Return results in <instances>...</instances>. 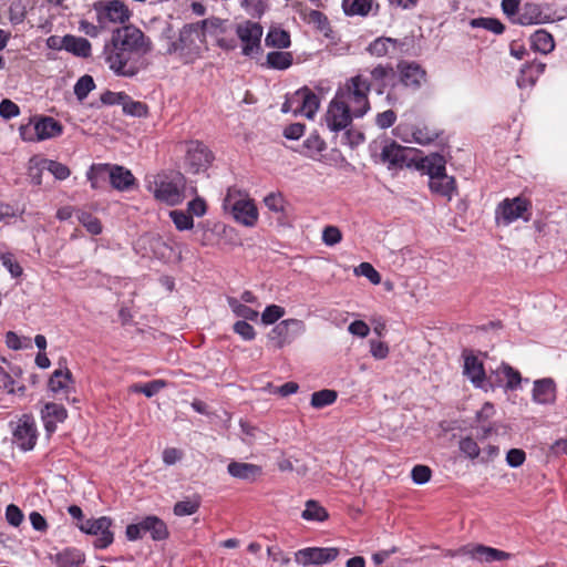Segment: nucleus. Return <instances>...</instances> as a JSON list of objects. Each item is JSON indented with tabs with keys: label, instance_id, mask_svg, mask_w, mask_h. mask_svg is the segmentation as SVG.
Listing matches in <instances>:
<instances>
[{
	"label": "nucleus",
	"instance_id": "1",
	"mask_svg": "<svg viewBox=\"0 0 567 567\" xmlns=\"http://www.w3.org/2000/svg\"><path fill=\"white\" fill-rule=\"evenodd\" d=\"M152 41L135 25L116 28L104 42L102 59L116 76L132 79L147 69Z\"/></svg>",
	"mask_w": 567,
	"mask_h": 567
},
{
	"label": "nucleus",
	"instance_id": "2",
	"mask_svg": "<svg viewBox=\"0 0 567 567\" xmlns=\"http://www.w3.org/2000/svg\"><path fill=\"white\" fill-rule=\"evenodd\" d=\"M165 54L175 56L184 64H190L200 58L204 44V32L198 24H185L176 33L171 24H166L159 35Z\"/></svg>",
	"mask_w": 567,
	"mask_h": 567
},
{
	"label": "nucleus",
	"instance_id": "3",
	"mask_svg": "<svg viewBox=\"0 0 567 567\" xmlns=\"http://www.w3.org/2000/svg\"><path fill=\"white\" fill-rule=\"evenodd\" d=\"M372 89L370 79L363 74L347 80L343 86L339 87L334 94L338 100L351 109L355 118L363 117L370 110L368 94Z\"/></svg>",
	"mask_w": 567,
	"mask_h": 567
},
{
	"label": "nucleus",
	"instance_id": "4",
	"mask_svg": "<svg viewBox=\"0 0 567 567\" xmlns=\"http://www.w3.org/2000/svg\"><path fill=\"white\" fill-rule=\"evenodd\" d=\"M223 209L234 220L245 227H254L259 217L258 208L249 195L236 187L227 188L223 199Z\"/></svg>",
	"mask_w": 567,
	"mask_h": 567
},
{
	"label": "nucleus",
	"instance_id": "5",
	"mask_svg": "<svg viewBox=\"0 0 567 567\" xmlns=\"http://www.w3.org/2000/svg\"><path fill=\"white\" fill-rule=\"evenodd\" d=\"M147 189L156 200L167 206H177L185 199L186 181L179 173L156 175L153 181H148Z\"/></svg>",
	"mask_w": 567,
	"mask_h": 567
},
{
	"label": "nucleus",
	"instance_id": "6",
	"mask_svg": "<svg viewBox=\"0 0 567 567\" xmlns=\"http://www.w3.org/2000/svg\"><path fill=\"white\" fill-rule=\"evenodd\" d=\"M530 210V200L523 196L505 198L495 208V220L503 226H509L519 218L529 221L532 218Z\"/></svg>",
	"mask_w": 567,
	"mask_h": 567
},
{
	"label": "nucleus",
	"instance_id": "7",
	"mask_svg": "<svg viewBox=\"0 0 567 567\" xmlns=\"http://www.w3.org/2000/svg\"><path fill=\"white\" fill-rule=\"evenodd\" d=\"M318 96L307 86H303L291 94H287L281 105L282 113H292L312 118L319 109Z\"/></svg>",
	"mask_w": 567,
	"mask_h": 567
},
{
	"label": "nucleus",
	"instance_id": "8",
	"mask_svg": "<svg viewBox=\"0 0 567 567\" xmlns=\"http://www.w3.org/2000/svg\"><path fill=\"white\" fill-rule=\"evenodd\" d=\"M97 23L104 29L113 24H123L131 18V11L121 0H99L92 4Z\"/></svg>",
	"mask_w": 567,
	"mask_h": 567
},
{
	"label": "nucleus",
	"instance_id": "9",
	"mask_svg": "<svg viewBox=\"0 0 567 567\" xmlns=\"http://www.w3.org/2000/svg\"><path fill=\"white\" fill-rule=\"evenodd\" d=\"M370 82L377 94H386L390 104L398 103L396 71L391 64H378L370 70Z\"/></svg>",
	"mask_w": 567,
	"mask_h": 567
},
{
	"label": "nucleus",
	"instance_id": "10",
	"mask_svg": "<svg viewBox=\"0 0 567 567\" xmlns=\"http://www.w3.org/2000/svg\"><path fill=\"white\" fill-rule=\"evenodd\" d=\"M398 103L405 96L406 91L419 90L426 79V72L415 62H400L396 65Z\"/></svg>",
	"mask_w": 567,
	"mask_h": 567
},
{
	"label": "nucleus",
	"instance_id": "11",
	"mask_svg": "<svg viewBox=\"0 0 567 567\" xmlns=\"http://www.w3.org/2000/svg\"><path fill=\"white\" fill-rule=\"evenodd\" d=\"M19 131L23 141L34 142L60 136L63 132V127L53 117L42 116L34 123L21 125Z\"/></svg>",
	"mask_w": 567,
	"mask_h": 567
},
{
	"label": "nucleus",
	"instance_id": "12",
	"mask_svg": "<svg viewBox=\"0 0 567 567\" xmlns=\"http://www.w3.org/2000/svg\"><path fill=\"white\" fill-rule=\"evenodd\" d=\"M13 443L23 452L34 449L38 439L37 424L32 415L23 414L17 421H11Z\"/></svg>",
	"mask_w": 567,
	"mask_h": 567
},
{
	"label": "nucleus",
	"instance_id": "13",
	"mask_svg": "<svg viewBox=\"0 0 567 567\" xmlns=\"http://www.w3.org/2000/svg\"><path fill=\"white\" fill-rule=\"evenodd\" d=\"M444 556L451 558L466 557L481 563H492L506 560L511 557V554L485 545H466L458 549H449L445 551Z\"/></svg>",
	"mask_w": 567,
	"mask_h": 567
},
{
	"label": "nucleus",
	"instance_id": "14",
	"mask_svg": "<svg viewBox=\"0 0 567 567\" xmlns=\"http://www.w3.org/2000/svg\"><path fill=\"white\" fill-rule=\"evenodd\" d=\"M112 524L113 522L110 517L101 516L99 518L85 519L78 524V527L82 533L96 537L93 543L95 548L105 549L114 540V534L111 530Z\"/></svg>",
	"mask_w": 567,
	"mask_h": 567
},
{
	"label": "nucleus",
	"instance_id": "15",
	"mask_svg": "<svg viewBox=\"0 0 567 567\" xmlns=\"http://www.w3.org/2000/svg\"><path fill=\"white\" fill-rule=\"evenodd\" d=\"M236 34L241 41V53L245 56H251L258 53L261 48V38L264 29L258 22L246 20L236 25Z\"/></svg>",
	"mask_w": 567,
	"mask_h": 567
},
{
	"label": "nucleus",
	"instance_id": "16",
	"mask_svg": "<svg viewBox=\"0 0 567 567\" xmlns=\"http://www.w3.org/2000/svg\"><path fill=\"white\" fill-rule=\"evenodd\" d=\"M214 159L212 151L199 141H190L187 144L185 164L190 173L205 172Z\"/></svg>",
	"mask_w": 567,
	"mask_h": 567
},
{
	"label": "nucleus",
	"instance_id": "17",
	"mask_svg": "<svg viewBox=\"0 0 567 567\" xmlns=\"http://www.w3.org/2000/svg\"><path fill=\"white\" fill-rule=\"evenodd\" d=\"M354 118L351 109L347 107L343 102L333 96L330 101L324 121L328 128L332 132L346 130Z\"/></svg>",
	"mask_w": 567,
	"mask_h": 567
},
{
	"label": "nucleus",
	"instance_id": "18",
	"mask_svg": "<svg viewBox=\"0 0 567 567\" xmlns=\"http://www.w3.org/2000/svg\"><path fill=\"white\" fill-rule=\"evenodd\" d=\"M338 556L339 549L336 547H307L296 551L295 560L303 566L324 565L333 561Z\"/></svg>",
	"mask_w": 567,
	"mask_h": 567
},
{
	"label": "nucleus",
	"instance_id": "19",
	"mask_svg": "<svg viewBox=\"0 0 567 567\" xmlns=\"http://www.w3.org/2000/svg\"><path fill=\"white\" fill-rule=\"evenodd\" d=\"M408 147L394 141L385 140L382 142L379 162L385 164L389 169L402 168L408 164Z\"/></svg>",
	"mask_w": 567,
	"mask_h": 567
},
{
	"label": "nucleus",
	"instance_id": "20",
	"mask_svg": "<svg viewBox=\"0 0 567 567\" xmlns=\"http://www.w3.org/2000/svg\"><path fill=\"white\" fill-rule=\"evenodd\" d=\"M492 374L495 377V381L491 383V386L504 388L506 391L517 390L523 381L520 372L505 362L492 371Z\"/></svg>",
	"mask_w": 567,
	"mask_h": 567
},
{
	"label": "nucleus",
	"instance_id": "21",
	"mask_svg": "<svg viewBox=\"0 0 567 567\" xmlns=\"http://www.w3.org/2000/svg\"><path fill=\"white\" fill-rule=\"evenodd\" d=\"M550 21L553 19L544 11L543 6L534 2H526L518 16L513 19V23L520 25L542 24Z\"/></svg>",
	"mask_w": 567,
	"mask_h": 567
},
{
	"label": "nucleus",
	"instance_id": "22",
	"mask_svg": "<svg viewBox=\"0 0 567 567\" xmlns=\"http://www.w3.org/2000/svg\"><path fill=\"white\" fill-rule=\"evenodd\" d=\"M556 391V382L553 378L537 379L533 382L532 400L540 405L554 404Z\"/></svg>",
	"mask_w": 567,
	"mask_h": 567
},
{
	"label": "nucleus",
	"instance_id": "23",
	"mask_svg": "<svg viewBox=\"0 0 567 567\" xmlns=\"http://www.w3.org/2000/svg\"><path fill=\"white\" fill-rule=\"evenodd\" d=\"M546 64L540 61H532L524 64L517 76V85L519 89H530L533 87L538 78L545 72Z\"/></svg>",
	"mask_w": 567,
	"mask_h": 567
},
{
	"label": "nucleus",
	"instance_id": "24",
	"mask_svg": "<svg viewBox=\"0 0 567 567\" xmlns=\"http://www.w3.org/2000/svg\"><path fill=\"white\" fill-rule=\"evenodd\" d=\"M464 374L477 389H486V373L482 361L475 355L464 358Z\"/></svg>",
	"mask_w": 567,
	"mask_h": 567
},
{
	"label": "nucleus",
	"instance_id": "25",
	"mask_svg": "<svg viewBox=\"0 0 567 567\" xmlns=\"http://www.w3.org/2000/svg\"><path fill=\"white\" fill-rule=\"evenodd\" d=\"M419 168L429 176V181L446 174V159L440 153H431L421 158Z\"/></svg>",
	"mask_w": 567,
	"mask_h": 567
},
{
	"label": "nucleus",
	"instance_id": "26",
	"mask_svg": "<svg viewBox=\"0 0 567 567\" xmlns=\"http://www.w3.org/2000/svg\"><path fill=\"white\" fill-rule=\"evenodd\" d=\"M141 527L143 528V535L150 534L154 542L166 540L169 537V532L166 523L155 515L145 516L141 520Z\"/></svg>",
	"mask_w": 567,
	"mask_h": 567
},
{
	"label": "nucleus",
	"instance_id": "27",
	"mask_svg": "<svg viewBox=\"0 0 567 567\" xmlns=\"http://www.w3.org/2000/svg\"><path fill=\"white\" fill-rule=\"evenodd\" d=\"M227 472L235 478L254 482L261 475L262 468L256 464L231 461L227 466Z\"/></svg>",
	"mask_w": 567,
	"mask_h": 567
},
{
	"label": "nucleus",
	"instance_id": "28",
	"mask_svg": "<svg viewBox=\"0 0 567 567\" xmlns=\"http://www.w3.org/2000/svg\"><path fill=\"white\" fill-rule=\"evenodd\" d=\"M73 377L68 368L56 369L49 379V390L55 394H69L73 390Z\"/></svg>",
	"mask_w": 567,
	"mask_h": 567
},
{
	"label": "nucleus",
	"instance_id": "29",
	"mask_svg": "<svg viewBox=\"0 0 567 567\" xmlns=\"http://www.w3.org/2000/svg\"><path fill=\"white\" fill-rule=\"evenodd\" d=\"M429 187L433 194L445 198L447 202H451L457 194L456 181L450 175L429 181Z\"/></svg>",
	"mask_w": 567,
	"mask_h": 567
},
{
	"label": "nucleus",
	"instance_id": "30",
	"mask_svg": "<svg viewBox=\"0 0 567 567\" xmlns=\"http://www.w3.org/2000/svg\"><path fill=\"white\" fill-rule=\"evenodd\" d=\"M63 50L82 59H87L92 55L91 42L85 38L72 34L63 37Z\"/></svg>",
	"mask_w": 567,
	"mask_h": 567
},
{
	"label": "nucleus",
	"instance_id": "31",
	"mask_svg": "<svg viewBox=\"0 0 567 567\" xmlns=\"http://www.w3.org/2000/svg\"><path fill=\"white\" fill-rule=\"evenodd\" d=\"M109 179L112 187L120 192L128 190L135 184V177L131 171L118 165H111Z\"/></svg>",
	"mask_w": 567,
	"mask_h": 567
},
{
	"label": "nucleus",
	"instance_id": "32",
	"mask_svg": "<svg viewBox=\"0 0 567 567\" xmlns=\"http://www.w3.org/2000/svg\"><path fill=\"white\" fill-rule=\"evenodd\" d=\"M401 126H396L393 132L395 136L402 138L404 142L408 143L414 142L420 145H429L439 137V133L436 131L430 130L426 126L413 127L411 131V138L401 135Z\"/></svg>",
	"mask_w": 567,
	"mask_h": 567
},
{
	"label": "nucleus",
	"instance_id": "33",
	"mask_svg": "<svg viewBox=\"0 0 567 567\" xmlns=\"http://www.w3.org/2000/svg\"><path fill=\"white\" fill-rule=\"evenodd\" d=\"M326 147H327V144L320 137V135L317 132H312L303 141L300 152L306 157H309L313 161H320L321 154L326 150Z\"/></svg>",
	"mask_w": 567,
	"mask_h": 567
},
{
	"label": "nucleus",
	"instance_id": "34",
	"mask_svg": "<svg viewBox=\"0 0 567 567\" xmlns=\"http://www.w3.org/2000/svg\"><path fill=\"white\" fill-rule=\"evenodd\" d=\"M530 45L535 51L548 54L554 50L555 41L549 32L539 29L530 35Z\"/></svg>",
	"mask_w": 567,
	"mask_h": 567
},
{
	"label": "nucleus",
	"instance_id": "35",
	"mask_svg": "<svg viewBox=\"0 0 567 567\" xmlns=\"http://www.w3.org/2000/svg\"><path fill=\"white\" fill-rule=\"evenodd\" d=\"M110 164H92L86 172V178L93 189H100L109 178Z\"/></svg>",
	"mask_w": 567,
	"mask_h": 567
},
{
	"label": "nucleus",
	"instance_id": "36",
	"mask_svg": "<svg viewBox=\"0 0 567 567\" xmlns=\"http://www.w3.org/2000/svg\"><path fill=\"white\" fill-rule=\"evenodd\" d=\"M264 204L271 213L278 215V219L287 217L288 203L281 193H270L264 198Z\"/></svg>",
	"mask_w": 567,
	"mask_h": 567
},
{
	"label": "nucleus",
	"instance_id": "37",
	"mask_svg": "<svg viewBox=\"0 0 567 567\" xmlns=\"http://www.w3.org/2000/svg\"><path fill=\"white\" fill-rule=\"evenodd\" d=\"M141 240L150 246L153 257L157 259L167 258L172 251V248L159 236L150 235Z\"/></svg>",
	"mask_w": 567,
	"mask_h": 567
},
{
	"label": "nucleus",
	"instance_id": "38",
	"mask_svg": "<svg viewBox=\"0 0 567 567\" xmlns=\"http://www.w3.org/2000/svg\"><path fill=\"white\" fill-rule=\"evenodd\" d=\"M373 0H343L342 8L346 16H361L369 14L372 8Z\"/></svg>",
	"mask_w": 567,
	"mask_h": 567
},
{
	"label": "nucleus",
	"instance_id": "39",
	"mask_svg": "<svg viewBox=\"0 0 567 567\" xmlns=\"http://www.w3.org/2000/svg\"><path fill=\"white\" fill-rule=\"evenodd\" d=\"M301 517L308 522H324L328 519L329 514L318 502L309 499L306 502V508L303 509Z\"/></svg>",
	"mask_w": 567,
	"mask_h": 567
},
{
	"label": "nucleus",
	"instance_id": "40",
	"mask_svg": "<svg viewBox=\"0 0 567 567\" xmlns=\"http://www.w3.org/2000/svg\"><path fill=\"white\" fill-rule=\"evenodd\" d=\"M265 43L270 48L286 49L290 47V34L279 28H271L265 39Z\"/></svg>",
	"mask_w": 567,
	"mask_h": 567
},
{
	"label": "nucleus",
	"instance_id": "41",
	"mask_svg": "<svg viewBox=\"0 0 567 567\" xmlns=\"http://www.w3.org/2000/svg\"><path fill=\"white\" fill-rule=\"evenodd\" d=\"M267 65L275 70H286L293 61L292 54L287 51H271L266 58Z\"/></svg>",
	"mask_w": 567,
	"mask_h": 567
},
{
	"label": "nucleus",
	"instance_id": "42",
	"mask_svg": "<svg viewBox=\"0 0 567 567\" xmlns=\"http://www.w3.org/2000/svg\"><path fill=\"white\" fill-rule=\"evenodd\" d=\"M199 507H200V497L195 495L193 497H187L183 501L175 503V505L173 507V513H174V515H176L178 517L189 516V515L197 513Z\"/></svg>",
	"mask_w": 567,
	"mask_h": 567
},
{
	"label": "nucleus",
	"instance_id": "43",
	"mask_svg": "<svg viewBox=\"0 0 567 567\" xmlns=\"http://www.w3.org/2000/svg\"><path fill=\"white\" fill-rule=\"evenodd\" d=\"M470 25L474 29L481 28L499 35L505 31V25L496 18L480 17L472 19Z\"/></svg>",
	"mask_w": 567,
	"mask_h": 567
},
{
	"label": "nucleus",
	"instance_id": "44",
	"mask_svg": "<svg viewBox=\"0 0 567 567\" xmlns=\"http://www.w3.org/2000/svg\"><path fill=\"white\" fill-rule=\"evenodd\" d=\"M227 302L234 315L236 317L243 318L245 321H254L259 316L258 311L254 310L234 297H228Z\"/></svg>",
	"mask_w": 567,
	"mask_h": 567
},
{
	"label": "nucleus",
	"instance_id": "45",
	"mask_svg": "<svg viewBox=\"0 0 567 567\" xmlns=\"http://www.w3.org/2000/svg\"><path fill=\"white\" fill-rule=\"evenodd\" d=\"M338 399V393L334 390L323 389L311 394L310 404L315 409H323L333 404Z\"/></svg>",
	"mask_w": 567,
	"mask_h": 567
},
{
	"label": "nucleus",
	"instance_id": "46",
	"mask_svg": "<svg viewBox=\"0 0 567 567\" xmlns=\"http://www.w3.org/2000/svg\"><path fill=\"white\" fill-rule=\"evenodd\" d=\"M165 386L166 381L157 379L143 384L135 383L131 385L130 391L134 393H143L146 398H152Z\"/></svg>",
	"mask_w": 567,
	"mask_h": 567
},
{
	"label": "nucleus",
	"instance_id": "47",
	"mask_svg": "<svg viewBox=\"0 0 567 567\" xmlns=\"http://www.w3.org/2000/svg\"><path fill=\"white\" fill-rule=\"evenodd\" d=\"M96 87L93 78L89 74L82 75L74 84L73 92L76 99L82 102Z\"/></svg>",
	"mask_w": 567,
	"mask_h": 567
},
{
	"label": "nucleus",
	"instance_id": "48",
	"mask_svg": "<svg viewBox=\"0 0 567 567\" xmlns=\"http://www.w3.org/2000/svg\"><path fill=\"white\" fill-rule=\"evenodd\" d=\"M41 414L42 416L54 420L58 423L64 422L68 417L66 409L62 404L55 402L45 403L41 411Z\"/></svg>",
	"mask_w": 567,
	"mask_h": 567
},
{
	"label": "nucleus",
	"instance_id": "49",
	"mask_svg": "<svg viewBox=\"0 0 567 567\" xmlns=\"http://www.w3.org/2000/svg\"><path fill=\"white\" fill-rule=\"evenodd\" d=\"M169 218L179 231L190 230L194 227V219L187 212L179 209L171 210Z\"/></svg>",
	"mask_w": 567,
	"mask_h": 567
},
{
	"label": "nucleus",
	"instance_id": "50",
	"mask_svg": "<svg viewBox=\"0 0 567 567\" xmlns=\"http://www.w3.org/2000/svg\"><path fill=\"white\" fill-rule=\"evenodd\" d=\"M0 390L7 391L9 394H20L23 395L25 392L24 385L16 386V381L8 373L4 368L0 367Z\"/></svg>",
	"mask_w": 567,
	"mask_h": 567
},
{
	"label": "nucleus",
	"instance_id": "51",
	"mask_svg": "<svg viewBox=\"0 0 567 567\" xmlns=\"http://www.w3.org/2000/svg\"><path fill=\"white\" fill-rule=\"evenodd\" d=\"M42 167L59 181L66 179L71 174L70 168L66 165L52 159H42Z\"/></svg>",
	"mask_w": 567,
	"mask_h": 567
},
{
	"label": "nucleus",
	"instance_id": "52",
	"mask_svg": "<svg viewBox=\"0 0 567 567\" xmlns=\"http://www.w3.org/2000/svg\"><path fill=\"white\" fill-rule=\"evenodd\" d=\"M79 223L86 228V230L92 235H99L102 233V225L95 216L87 212H79L78 213Z\"/></svg>",
	"mask_w": 567,
	"mask_h": 567
},
{
	"label": "nucleus",
	"instance_id": "53",
	"mask_svg": "<svg viewBox=\"0 0 567 567\" xmlns=\"http://www.w3.org/2000/svg\"><path fill=\"white\" fill-rule=\"evenodd\" d=\"M309 21L316 25V28L323 33L326 38H332V29L326 14L321 11L312 10L309 13Z\"/></svg>",
	"mask_w": 567,
	"mask_h": 567
},
{
	"label": "nucleus",
	"instance_id": "54",
	"mask_svg": "<svg viewBox=\"0 0 567 567\" xmlns=\"http://www.w3.org/2000/svg\"><path fill=\"white\" fill-rule=\"evenodd\" d=\"M123 112L126 115L136 116V117H144L148 113L147 105L145 103L133 101L127 95V100L123 103Z\"/></svg>",
	"mask_w": 567,
	"mask_h": 567
},
{
	"label": "nucleus",
	"instance_id": "55",
	"mask_svg": "<svg viewBox=\"0 0 567 567\" xmlns=\"http://www.w3.org/2000/svg\"><path fill=\"white\" fill-rule=\"evenodd\" d=\"M395 41L391 38H378L368 47V52L371 55L384 56L389 52L390 44L394 45Z\"/></svg>",
	"mask_w": 567,
	"mask_h": 567
},
{
	"label": "nucleus",
	"instance_id": "56",
	"mask_svg": "<svg viewBox=\"0 0 567 567\" xmlns=\"http://www.w3.org/2000/svg\"><path fill=\"white\" fill-rule=\"evenodd\" d=\"M6 344L9 349L21 350L31 348V339L27 337H20L13 331L6 333Z\"/></svg>",
	"mask_w": 567,
	"mask_h": 567
},
{
	"label": "nucleus",
	"instance_id": "57",
	"mask_svg": "<svg viewBox=\"0 0 567 567\" xmlns=\"http://www.w3.org/2000/svg\"><path fill=\"white\" fill-rule=\"evenodd\" d=\"M354 274L365 277L373 285H379L381 282L380 274L370 262H361L358 267H355Z\"/></svg>",
	"mask_w": 567,
	"mask_h": 567
},
{
	"label": "nucleus",
	"instance_id": "58",
	"mask_svg": "<svg viewBox=\"0 0 567 567\" xmlns=\"http://www.w3.org/2000/svg\"><path fill=\"white\" fill-rule=\"evenodd\" d=\"M0 260L12 278H19L22 276L23 269L12 254L7 252L1 255Z\"/></svg>",
	"mask_w": 567,
	"mask_h": 567
},
{
	"label": "nucleus",
	"instance_id": "59",
	"mask_svg": "<svg viewBox=\"0 0 567 567\" xmlns=\"http://www.w3.org/2000/svg\"><path fill=\"white\" fill-rule=\"evenodd\" d=\"M460 451L468 458L475 460L480 456L478 444L470 436L463 437L458 443Z\"/></svg>",
	"mask_w": 567,
	"mask_h": 567
},
{
	"label": "nucleus",
	"instance_id": "60",
	"mask_svg": "<svg viewBox=\"0 0 567 567\" xmlns=\"http://www.w3.org/2000/svg\"><path fill=\"white\" fill-rule=\"evenodd\" d=\"M342 240V233L337 226H326L322 230V243L332 247L339 244Z\"/></svg>",
	"mask_w": 567,
	"mask_h": 567
},
{
	"label": "nucleus",
	"instance_id": "61",
	"mask_svg": "<svg viewBox=\"0 0 567 567\" xmlns=\"http://www.w3.org/2000/svg\"><path fill=\"white\" fill-rule=\"evenodd\" d=\"M285 315V309L277 305H270L261 313V321L265 324H272Z\"/></svg>",
	"mask_w": 567,
	"mask_h": 567
},
{
	"label": "nucleus",
	"instance_id": "62",
	"mask_svg": "<svg viewBox=\"0 0 567 567\" xmlns=\"http://www.w3.org/2000/svg\"><path fill=\"white\" fill-rule=\"evenodd\" d=\"M432 471L426 465H415L411 471V477L413 483L423 485L431 480Z\"/></svg>",
	"mask_w": 567,
	"mask_h": 567
},
{
	"label": "nucleus",
	"instance_id": "63",
	"mask_svg": "<svg viewBox=\"0 0 567 567\" xmlns=\"http://www.w3.org/2000/svg\"><path fill=\"white\" fill-rule=\"evenodd\" d=\"M234 332L240 336V338L245 341H251L256 337L255 328L245 320L235 322Z\"/></svg>",
	"mask_w": 567,
	"mask_h": 567
},
{
	"label": "nucleus",
	"instance_id": "64",
	"mask_svg": "<svg viewBox=\"0 0 567 567\" xmlns=\"http://www.w3.org/2000/svg\"><path fill=\"white\" fill-rule=\"evenodd\" d=\"M526 461V453L522 449H511L506 453V463L512 468H517Z\"/></svg>",
	"mask_w": 567,
	"mask_h": 567
}]
</instances>
